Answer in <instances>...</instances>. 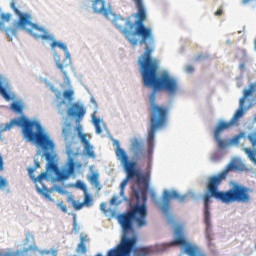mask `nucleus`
<instances>
[{"mask_svg":"<svg viewBox=\"0 0 256 256\" xmlns=\"http://www.w3.org/2000/svg\"><path fill=\"white\" fill-rule=\"evenodd\" d=\"M45 197H47V199H51V196L49 194H46Z\"/></svg>","mask_w":256,"mask_h":256,"instance_id":"nucleus-46","label":"nucleus"},{"mask_svg":"<svg viewBox=\"0 0 256 256\" xmlns=\"http://www.w3.org/2000/svg\"><path fill=\"white\" fill-rule=\"evenodd\" d=\"M37 190H38L39 192H41V188H37Z\"/></svg>","mask_w":256,"mask_h":256,"instance_id":"nucleus-48","label":"nucleus"},{"mask_svg":"<svg viewBox=\"0 0 256 256\" xmlns=\"http://www.w3.org/2000/svg\"><path fill=\"white\" fill-rule=\"evenodd\" d=\"M73 229H74V231H77V229H78L77 218L75 216H74V220H73Z\"/></svg>","mask_w":256,"mask_h":256,"instance_id":"nucleus-39","label":"nucleus"},{"mask_svg":"<svg viewBox=\"0 0 256 256\" xmlns=\"http://www.w3.org/2000/svg\"><path fill=\"white\" fill-rule=\"evenodd\" d=\"M12 111H15L16 113H22L23 112V106H21L19 103L14 102L11 104Z\"/></svg>","mask_w":256,"mask_h":256,"instance_id":"nucleus-28","label":"nucleus"},{"mask_svg":"<svg viewBox=\"0 0 256 256\" xmlns=\"http://www.w3.org/2000/svg\"><path fill=\"white\" fill-rule=\"evenodd\" d=\"M3 187H7V180L0 176V189H3Z\"/></svg>","mask_w":256,"mask_h":256,"instance_id":"nucleus-35","label":"nucleus"},{"mask_svg":"<svg viewBox=\"0 0 256 256\" xmlns=\"http://www.w3.org/2000/svg\"><path fill=\"white\" fill-rule=\"evenodd\" d=\"M243 151L248 155V159L256 165V149L252 150L251 148H244Z\"/></svg>","mask_w":256,"mask_h":256,"instance_id":"nucleus-21","label":"nucleus"},{"mask_svg":"<svg viewBox=\"0 0 256 256\" xmlns=\"http://www.w3.org/2000/svg\"><path fill=\"white\" fill-rule=\"evenodd\" d=\"M186 72L187 73H193V66H187L186 67Z\"/></svg>","mask_w":256,"mask_h":256,"instance_id":"nucleus-43","label":"nucleus"},{"mask_svg":"<svg viewBox=\"0 0 256 256\" xmlns=\"http://www.w3.org/2000/svg\"><path fill=\"white\" fill-rule=\"evenodd\" d=\"M73 95H75L73 89H68L63 92V97L67 99V101H73Z\"/></svg>","mask_w":256,"mask_h":256,"instance_id":"nucleus-26","label":"nucleus"},{"mask_svg":"<svg viewBox=\"0 0 256 256\" xmlns=\"http://www.w3.org/2000/svg\"><path fill=\"white\" fill-rule=\"evenodd\" d=\"M41 167V164L39 161L35 160V168L34 169H39Z\"/></svg>","mask_w":256,"mask_h":256,"instance_id":"nucleus-44","label":"nucleus"},{"mask_svg":"<svg viewBox=\"0 0 256 256\" xmlns=\"http://www.w3.org/2000/svg\"><path fill=\"white\" fill-rule=\"evenodd\" d=\"M253 105V102L250 103V107Z\"/></svg>","mask_w":256,"mask_h":256,"instance_id":"nucleus-50","label":"nucleus"},{"mask_svg":"<svg viewBox=\"0 0 256 256\" xmlns=\"http://www.w3.org/2000/svg\"><path fill=\"white\" fill-rule=\"evenodd\" d=\"M28 173L34 183L43 184V179H47V172H43L39 176L34 177L33 173H35V168H28Z\"/></svg>","mask_w":256,"mask_h":256,"instance_id":"nucleus-16","label":"nucleus"},{"mask_svg":"<svg viewBox=\"0 0 256 256\" xmlns=\"http://www.w3.org/2000/svg\"><path fill=\"white\" fill-rule=\"evenodd\" d=\"M243 138H245V132H240L231 139L230 143H232V145H239L241 139Z\"/></svg>","mask_w":256,"mask_h":256,"instance_id":"nucleus-23","label":"nucleus"},{"mask_svg":"<svg viewBox=\"0 0 256 256\" xmlns=\"http://www.w3.org/2000/svg\"><path fill=\"white\" fill-rule=\"evenodd\" d=\"M100 209L103 213H107V204L105 202L100 204Z\"/></svg>","mask_w":256,"mask_h":256,"instance_id":"nucleus-38","label":"nucleus"},{"mask_svg":"<svg viewBox=\"0 0 256 256\" xmlns=\"http://www.w3.org/2000/svg\"><path fill=\"white\" fill-rule=\"evenodd\" d=\"M93 199L91 198V195L89 192L84 193V201L82 202L86 207H91Z\"/></svg>","mask_w":256,"mask_h":256,"instance_id":"nucleus-27","label":"nucleus"},{"mask_svg":"<svg viewBox=\"0 0 256 256\" xmlns=\"http://www.w3.org/2000/svg\"><path fill=\"white\" fill-rule=\"evenodd\" d=\"M0 95L6 100V101H11V94L7 92V89L3 87V83L0 82Z\"/></svg>","mask_w":256,"mask_h":256,"instance_id":"nucleus-22","label":"nucleus"},{"mask_svg":"<svg viewBox=\"0 0 256 256\" xmlns=\"http://www.w3.org/2000/svg\"><path fill=\"white\" fill-rule=\"evenodd\" d=\"M176 235L177 237L172 242L158 245V250L167 251L169 247L181 245L184 247V253H186L188 256H207V254H205L199 247L191 245L189 242H187V239H185L181 229L176 230Z\"/></svg>","mask_w":256,"mask_h":256,"instance_id":"nucleus-7","label":"nucleus"},{"mask_svg":"<svg viewBox=\"0 0 256 256\" xmlns=\"http://www.w3.org/2000/svg\"><path fill=\"white\" fill-rule=\"evenodd\" d=\"M85 107L79 103H74L67 111L68 117H74L76 119V131L78 137L83 135V126L79 123L83 121V117H85Z\"/></svg>","mask_w":256,"mask_h":256,"instance_id":"nucleus-10","label":"nucleus"},{"mask_svg":"<svg viewBox=\"0 0 256 256\" xmlns=\"http://www.w3.org/2000/svg\"><path fill=\"white\" fill-rule=\"evenodd\" d=\"M115 153L118 161H120L126 173L125 179L120 184V197H125V188L131 179H136V184L138 187L132 188V193L135 199H137V191H145V195L147 197V191L149 189V174H141V171H139V168H137V162L129 159V155L123 148H121L119 142H117Z\"/></svg>","mask_w":256,"mask_h":256,"instance_id":"nucleus-3","label":"nucleus"},{"mask_svg":"<svg viewBox=\"0 0 256 256\" xmlns=\"http://www.w3.org/2000/svg\"><path fill=\"white\" fill-rule=\"evenodd\" d=\"M245 104L241 105V101H239V109L235 112L234 116L229 122H224L225 125H229V129L231 128L232 125H237L241 117L245 115Z\"/></svg>","mask_w":256,"mask_h":256,"instance_id":"nucleus-15","label":"nucleus"},{"mask_svg":"<svg viewBox=\"0 0 256 256\" xmlns=\"http://www.w3.org/2000/svg\"><path fill=\"white\" fill-rule=\"evenodd\" d=\"M5 31H6V35H16V33H17V30H15V29H13V28H6L5 29Z\"/></svg>","mask_w":256,"mask_h":256,"instance_id":"nucleus-34","label":"nucleus"},{"mask_svg":"<svg viewBox=\"0 0 256 256\" xmlns=\"http://www.w3.org/2000/svg\"><path fill=\"white\" fill-rule=\"evenodd\" d=\"M94 127H95L97 135H101V133H103V130L101 129V124H98Z\"/></svg>","mask_w":256,"mask_h":256,"instance_id":"nucleus-37","label":"nucleus"},{"mask_svg":"<svg viewBox=\"0 0 256 256\" xmlns=\"http://www.w3.org/2000/svg\"><path fill=\"white\" fill-rule=\"evenodd\" d=\"M132 149L136 157L143 155V142L139 141L138 139H134L132 141Z\"/></svg>","mask_w":256,"mask_h":256,"instance_id":"nucleus-17","label":"nucleus"},{"mask_svg":"<svg viewBox=\"0 0 256 256\" xmlns=\"http://www.w3.org/2000/svg\"><path fill=\"white\" fill-rule=\"evenodd\" d=\"M247 1H249V0H244V3H247Z\"/></svg>","mask_w":256,"mask_h":256,"instance_id":"nucleus-49","label":"nucleus"},{"mask_svg":"<svg viewBox=\"0 0 256 256\" xmlns=\"http://www.w3.org/2000/svg\"><path fill=\"white\" fill-rule=\"evenodd\" d=\"M87 241H89L87 236H81L80 243L78 244V247H77L78 253H83V254L87 253V246L85 245Z\"/></svg>","mask_w":256,"mask_h":256,"instance_id":"nucleus-20","label":"nucleus"},{"mask_svg":"<svg viewBox=\"0 0 256 256\" xmlns=\"http://www.w3.org/2000/svg\"><path fill=\"white\" fill-rule=\"evenodd\" d=\"M76 187L77 189H80L81 191H83L84 194L89 192L87 190V185H85V183H83L81 180H78L76 182Z\"/></svg>","mask_w":256,"mask_h":256,"instance_id":"nucleus-29","label":"nucleus"},{"mask_svg":"<svg viewBox=\"0 0 256 256\" xmlns=\"http://www.w3.org/2000/svg\"><path fill=\"white\" fill-rule=\"evenodd\" d=\"M84 153H86L88 157H95V152L93 151V146H91V143L84 145Z\"/></svg>","mask_w":256,"mask_h":256,"instance_id":"nucleus-25","label":"nucleus"},{"mask_svg":"<svg viewBox=\"0 0 256 256\" xmlns=\"http://www.w3.org/2000/svg\"><path fill=\"white\" fill-rule=\"evenodd\" d=\"M88 181L98 189V191H101V184L99 183V173H92V175L88 176Z\"/></svg>","mask_w":256,"mask_h":256,"instance_id":"nucleus-18","label":"nucleus"},{"mask_svg":"<svg viewBox=\"0 0 256 256\" xmlns=\"http://www.w3.org/2000/svg\"><path fill=\"white\" fill-rule=\"evenodd\" d=\"M52 49H55V47H59V49H63L65 53V60L68 61V64L66 63H61L59 61L56 62V67L61 71L63 74L64 81L67 85H71V80L69 79V72H67V68L69 65H71V54L69 53V49H67V45L54 41L51 44Z\"/></svg>","mask_w":256,"mask_h":256,"instance_id":"nucleus-9","label":"nucleus"},{"mask_svg":"<svg viewBox=\"0 0 256 256\" xmlns=\"http://www.w3.org/2000/svg\"><path fill=\"white\" fill-rule=\"evenodd\" d=\"M233 169H237V164L235 162L229 163L221 173L208 179L207 193L203 196L204 223L206 225L205 237L206 241H208V247H213V228L211 225V212H209L211 197L226 205H229L230 203H249V201H251V188L240 184H234L233 187L227 191H219V185L227 179L229 171H233Z\"/></svg>","mask_w":256,"mask_h":256,"instance_id":"nucleus-2","label":"nucleus"},{"mask_svg":"<svg viewBox=\"0 0 256 256\" xmlns=\"http://www.w3.org/2000/svg\"><path fill=\"white\" fill-rule=\"evenodd\" d=\"M57 177H58L59 181H67V179H69V177H71V174H69V172H67V170H63L61 172H58Z\"/></svg>","mask_w":256,"mask_h":256,"instance_id":"nucleus-24","label":"nucleus"},{"mask_svg":"<svg viewBox=\"0 0 256 256\" xmlns=\"http://www.w3.org/2000/svg\"><path fill=\"white\" fill-rule=\"evenodd\" d=\"M214 15H216V17H221V15H223V9H218Z\"/></svg>","mask_w":256,"mask_h":256,"instance_id":"nucleus-40","label":"nucleus"},{"mask_svg":"<svg viewBox=\"0 0 256 256\" xmlns=\"http://www.w3.org/2000/svg\"><path fill=\"white\" fill-rule=\"evenodd\" d=\"M62 135L65 139V141H68V139L71 138L72 135V127H71V123H65L63 128H62Z\"/></svg>","mask_w":256,"mask_h":256,"instance_id":"nucleus-19","label":"nucleus"},{"mask_svg":"<svg viewBox=\"0 0 256 256\" xmlns=\"http://www.w3.org/2000/svg\"><path fill=\"white\" fill-rule=\"evenodd\" d=\"M226 129H229V124H225V122L222 121L217 125L214 131V139L219 149H225V147H227V142L221 139V133H223V131H225Z\"/></svg>","mask_w":256,"mask_h":256,"instance_id":"nucleus-12","label":"nucleus"},{"mask_svg":"<svg viewBox=\"0 0 256 256\" xmlns=\"http://www.w3.org/2000/svg\"><path fill=\"white\" fill-rule=\"evenodd\" d=\"M10 7L14 11V13L19 16L18 25L23 29V31H26V33H29V35H32V37H34L35 39L53 41V36L49 35V33H47V31L43 27L32 23L31 15L21 13L17 6H15V2H11Z\"/></svg>","mask_w":256,"mask_h":256,"instance_id":"nucleus-6","label":"nucleus"},{"mask_svg":"<svg viewBox=\"0 0 256 256\" xmlns=\"http://www.w3.org/2000/svg\"><path fill=\"white\" fill-rule=\"evenodd\" d=\"M155 92L150 95V130L148 131L147 145H148V157H152L153 149L155 147V133L157 129L165 127L167 119L169 117V108L167 106L157 105L155 103Z\"/></svg>","mask_w":256,"mask_h":256,"instance_id":"nucleus-5","label":"nucleus"},{"mask_svg":"<svg viewBox=\"0 0 256 256\" xmlns=\"http://www.w3.org/2000/svg\"><path fill=\"white\" fill-rule=\"evenodd\" d=\"M92 121H93L94 126L101 125V120L99 118L95 117V114L92 116Z\"/></svg>","mask_w":256,"mask_h":256,"instance_id":"nucleus-36","label":"nucleus"},{"mask_svg":"<svg viewBox=\"0 0 256 256\" xmlns=\"http://www.w3.org/2000/svg\"><path fill=\"white\" fill-rule=\"evenodd\" d=\"M113 25L120 30V33L124 35L125 39H127L130 45H137L139 43V39L137 38V34L133 29L135 28V24L129 20V18H123L121 16H116L113 21Z\"/></svg>","mask_w":256,"mask_h":256,"instance_id":"nucleus-8","label":"nucleus"},{"mask_svg":"<svg viewBox=\"0 0 256 256\" xmlns=\"http://www.w3.org/2000/svg\"><path fill=\"white\" fill-rule=\"evenodd\" d=\"M81 143L85 146V145H89V140H87V134H82L80 136H78Z\"/></svg>","mask_w":256,"mask_h":256,"instance_id":"nucleus-33","label":"nucleus"},{"mask_svg":"<svg viewBox=\"0 0 256 256\" xmlns=\"http://www.w3.org/2000/svg\"><path fill=\"white\" fill-rule=\"evenodd\" d=\"M66 172H68L70 175H73V173H75V162H73V160H70L68 162V168L66 169Z\"/></svg>","mask_w":256,"mask_h":256,"instance_id":"nucleus-30","label":"nucleus"},{"mask_svg":"<svg viewBox=\"0 0 256 256\" xmlns=\"http://www.w3.org/2000/svg\"><path fill=\"white\" fill-rule=\"evenodd\" d=\"M117 203V196H113L110 200V205H115Z\"/></svg>","mask_w":256,"mask_h":256,"instance_id":"nucleus-41","label":"nucleus"},{"mask_svg":"<svg viewBox=\"0 0 256 256\" xmlns=\"http://www.w3.org/2000/svg\"><path fill=\"white\" fill-rule=\"evenodd\" d=\"M72 207L75 209V211H81V208L82 207H85V204L82 203H79L75 200L72 201Z\"/></svg>","mask_w":256,"mask_h":256,"instance_id":"nucleus-31","label":"nucleus"},{"mask_svg":"<svg viewBox=\"0 0 256 256\" xmlns=\"http://www.w3.org/2000/svg\"><path fill=\"white\" fill-rule=\"evenodd\" d=\"M48 139L51 141V143L53 144L52 148H48L45 150V148H43V146H41L43 148L44 152V157L46 159V161H48L47 163V169H50L51 171H55V169H57V165L55 164V154H53V152L55 151V143L53 142V140H51V138L48 136Z\"/></svg>","mask_w":256,"mask_h":256,"instance_id":"nucleus-14","label":"nucleus"},{"mask_svg":"<svg viewBox=\"0 0 256 256\" xmlns=\"http://www.w3.org/2000/svg\"><path fill=\"white\" fill-rule=\"evenodd\" d=\"M170 199H177L180 203H185V201H187V195H180L175 190H173L171 192L164 191L163 203L161 206V211L164 213V215L169 214Z\"/></svg>","mask_w":256,"mask_h":256,"instance_id":"nucleus-11","label":"nucleus"},{"mask_svg":"<svg viewBox=\"0 0 256 256\" xmlns=\"http://www.w3.org/2000/svg\"><path fill=\"white\" fill-rule=\"evenodd\" d=\"M17 125L22 128V133L25 139H28L32 143H36L39 147L47 150L53 149V142L50 141L49 135L43 132V128L39 122L30 121L29 119L22 116L20 118H14L9 123L3 125L0 124V137L4 131H11V129Z\"/></svg>","mask_w":256,"mask_h":256,"instance_id":"nucleus-4","label":"nucleus"},{"mask_svg":"<svg viewBox=\"0 0 256 256\" xmlns=\"http://www.w3.org/2000/svg\"><path fill=\"white\" fill-rule=\"evenodd\" d=\"M92 9L94 13L103 15L106 19H109L113 15V12L105 5V0H95L92 4Z\"/></svg>","mask_w":256,"mask_h":256,"instance_id":"nucleus-13","label":"nucleus"},{"mask_svg":"<svg viewBox=\"0 0 256 256\" xmlns=\"http://www.w3.org/2000/svg\"><path fill=\"white\" fill-rule=\"evenodd\" d=\"M42 190H43V191H47V187L43 186V187H42Z\"/></svg>","mask_w":256,"mask_h":256,"instance_id":"nucleus-47","label":"nucleus"},{"mask_svg":"<svg viewBox=\"0 0 256 256\" xmlns=\"http://www.w3.org/2000/svg\"><path fill=\"white\" fill-rule=\"evenodd\" d=\"M56 205L62 213H67V206L65 205V203H63V201H59Z\"/></svg>","mask_w":256,"mask_h":256,"instance_id":"nucleus-32","label":"nucleus"},{"mask_svg":"<svg viewBox=\"0 0 256 256\" xmlns=\"http://www.w3.org/2000/svg\"><path fill=\"white\" fill-rule=\"evenodd\" d=\"M138 13L135 21L136 28L134 35L140 37L139 44L144 45V52L138 58L139 70L142 75V81L145 87H153L154 91H165L171 97L179 93V82L169 73L162 72L157 76L159 71V60L153 58L155 51V34L153 28L145 26L143 23L147 19L143 0H133Z\"/></svg>","mask_w":256,"mask_h":256,"instance_id":"nucleus-1","label":"nucleus"},{"mask_svg":"<svg viewBox=\"0 0 256 256\" xmlns=\"http://www.w3.org/2000/svg\"><path fill=\"white\" fill-rule=\"evenodd\" d=\"M64 103H65V101L60 102V103L58 104V107L60 108L61 105H64Z\"/></svg>","mask_w":256,"mask_h":256,"instance_id":"nucleus-45","label":"nucleus"},{"mask_svg":"<svg viewBox=\"0 0 256 256\" xmlns=\"http://www.w3.org/2000/svg\"><path fill=\"white\" fill-rule=\"evenodd\" d=\"M5 168L3 167V157L0 155V171H3Z\"/></svg>","mask_w":256,"mask_h":256,"instance_id":"nucleus-42","label":"nucleus"}]
</instances>
